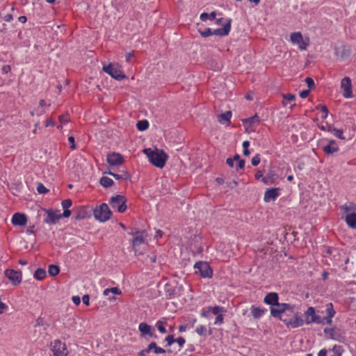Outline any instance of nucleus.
Here are the masks:
<instances>
[{
  "instance_id": "6e6d98bb",
  "label": "nucleus",
  "mask_w": 356,
  "mask_h": 356,
  "mask_svg": "<svg viewBox=\"0 0 356 356\" xmlns=\"http://www.w3.org/2000/svg\"><path fill=\"white\" fill-rule=\"evenodd\" d=\"M175 342L178 343V345L180 348H181L186 343V340L184 337H179L178 338L175 339Z\"/></svg>"
},
{
  "instance_id": "69168bd1",
  "label": "nucleus",
  "mask_w": 356,
  "mask_h": 356,
  "mask_svg": "<svg viewBox=\"0 0 356 356\" xmlns=\"http://www.w3.org/2000/svg\"><path fill=\"white\" fill-rule=\"evenodd\" d=\"M310 92V90H305L300 92V97L301 98H306L308 97L309 94Z\"/></svg>"
},
{
  "instance_id": "a18cd8bd",
  "label": "nucleus",
  "mask_w": 356,
  "mask_h": 356,
  "mask_svg": "<svg viewBox=\"0 0 356 356\" xmlns=\"http://www.w3.org/2000/svg\"><path fill=\"white\" fill-rule=\"evenodd\" d=\"M195 332L200 336H206L207 327L204 325H200L197 327Z\"/></svg>"
},
{
  "instance_id": "393cba45",
  "label": "nucleus",
  "mask_w": 356,
  "mask_h": 356,
  "mask_svg": "<svg viewBox=\"0 0 356 356\" xmlns=\"http://www.w3.org/2000/svg\"><path fill=\"white\" fill-rule=\"evenodd\" d=\"M259 121H260L259 117L257 115V114H255L254 115H253L250 118L242 120V122H243L244 126L245 127L246 130H248L250 127H251L254 124H255V123L258 124L259 122Z\"/></svg>"
},
{
  "instance_id": "ddd939ff",
  "label": "nucleus",
  "mask_w": 356,
  "mask_h": 356,
  "mask_svg": "<svg viewBox=\"0 0 356 356\" xmlns=\"http://www.w3.org/2000/svg\"><path fill=\"white\" fill-rule=\"evenodd\" d=\"M138 330L140 332V337L143 338L146 337V336L154 337V339L157 338V336L155 334V329L145 322L139 324Z\"/></svg>"
},
{
  "instance_id": "c756f323",
  "label": "nucleus",
  "mask_w": 356,
  "mask_h": 356,
  "mask_svg": "<svg viewBox=\"0 0 356 356\" xmlns=\"http://www.w3.org/2000/svg\"><path fill=\"white\" fill-rule=\"evenodd\" d=\"M327 131L332 133L336 137L341 140H345V137L343 134L341 129L334 128L332 125H327Z\"/></svg>"
},
{
  "instance_id": "b1692460",
  "label": "nucleus",
  "mask_w": 356,
  "mask_h": 356,
  "mask_svg": "<svg viewBox=\"0 0 356 356\" xmlns=\"http://www.w3.org/2000/svg\"><path fill=\"white\" fill-rule=\"evenodd\" d=\"M278 178V175L276 172L272 170H270L267 175L263 177L262 181L266 185L273 184H275L276 179Z\"/></svg>"
},
{
  "instance_id": "72a5a7b5",
  "label": "nucleus",
  "mask_w": 356,
  "mask_h": 356,
  "mask_svg": "<svg viewBox=\"0 0 356 356\" xmlns=\"http://www.w3.org/2000/svg\"><path fill=\"white\" fill-rule=\"evenodd\" d=\"M136 127L139 131H145L149 127V122L147 120H139L136 124Z\"/></svg>"
},
{
  "instance_id": "7c9ffc66",
  "label": "nucleus",
  "mask_w": 356,
  "mask_h": 356,
  "mask_svg": "<svg viewBox=\"0 0 356 356\" xmlns=\"http://www.w3.org/2000/svg\"><path fill=\"white\" fill-rule=\"evenodd\" d=\"M232 115V114L230 111H226L218 115V121L221 124H225V122H229Z\"/></svg>"
},
{
  "instance_id": "20e7f679",
  "label": "nucleus",
  "mask_w": 356,
  "mask_h": 356,
  "mask_svg": "<svg viewBox=\"0 0 356 356\" xmlns=\"http://www.w3.org/2000/svg\"><path fill=\"white\" fill-rule=\"evenodd\" d=\"M293 314V318H285V313H282L277 319L282 321L288 328H296L302 326L305 323V319L302 318L301 313L298 312H290Z\"/></svg>"
},
{
  "instance_id": "6ab92c4d",
  "label": "nucleus",
  "mask_w": 356,
  "mask_h": 356,
  "mask_svg": "<svg viewBox=\"0 0 356 356\" xmlns=\"http://www.w3.org/2000/svg\"><path fill=\"white\" fill-rule=\"evenodd\" d=\"M325 312L327 316L325 317H321L322 323L321 325H323L327 323V325H331L332 323V318L334 316L336 312L334 309L333 305L332 302L327 304Z\"/></svg>"
},
{
  "instance_id": "4d7b16f0",
  "label": "nucleus",
  "mask_w": 356,
  "mask_h": 356,
  "mask_svg": "<svg viewBox=\"0 0 356 356\" xmlns=\"http://www.w3.org/2000/svg\"><path fill=\"white\" fill-rule=\"evenodd\" d=\"M63 213H60L59 212V215L61 216V218H69L72 213L71 211L69 209H63Z\"/></svg>"
},
{
  "instance_id": "7ed1b4c3",
  "label": "nucleus",
  "mask_w": 356,
  "mask_h": 356,
  "mask_svg": "<svg viewBox=\"0 0 356 356\" xmlns=\"http://www.w3.org/2000/svg\"><path fill=\"white\" fill-rule=\"evenodd\" d=\"M232 22V19L228 18L226 19V23L222 28H219L213 31L211 28H206L204 30L199 29L198 33L202 38H208L213 35L220 37L226 36L230 32Z\"/></svg>"
},
{
  "instance_id": "dca6fc26",
  "label": "nucleus",
  "mask_w": 356,
  "mask_h": 356,
  "mask_svg": "<svg viewBox=\"0 0 356 356\" xmlns=\"http://www.w3.org/2000/svg\"><path fill=\"white\" fill-rule=\"evenodd\" d=\"M341 87L343 89V96L345 98L353 97L351 79L349 77L346 76L342 79L341 81Z\"/></svg>"
},
{
  "instance_id": "603ef678",
  "label": "nucleus",
  "mask_w": 356,
  "mask_h": 356,
  "mask_svg": "<svg viewBox=\"0 0 356 356\" xmlns=\"http://www.w3.org/2000/svg\"><path fill=\"white\" fill-rule=\"evenodd\" d=\"M284 99L287 100L289 102H293L296 99V95L291 93L284 94L283 95Z\"/></svg>"
},
{
  "instance_id": "f3484780",
  "label": "nucleus",
  "mask_w": 356,
  "mask_h": 356,
  "mask_svg": "<svg viewBox=\"0 0 356 356\" xmlns=\"http://www.w3.org/2000/svg\"><path fill=\"white\" fill-rule=\"evenodd\" d=\"M106 161L110 165L118 166L123 163L124 159L120 153L112 152L108 154Z\"/></svg>"
},
{
  "instance_id": "bf43d9fd",
  "label": "nucleus",
  "mask_w": 356,
  "mask_h": 356,
  "mask_svg": "<svg viewBox=\"0 0 356 356\" xmlns=\"http://www.w3.org/2000/svg\"><path fill=\"white\" fill-rule=\"evenodd\" d=\"M108 289H109V291L113 294L120 295L122 293L121 290L118 287H112V288H109Z\"/></svg>"
},
{
  "instance_id": "aec40b11",
  "label": "nucleus",
  "mask_w": 356,
  "mask_h": 356,
  "mask_svg": "<svg viewBox=\"0 0 356 356\" xmlns=\"http://www.w3.org/2000/svg\"><path fill=\"white\" fill-rule=\"evenodd\" d=\"M280 188H268L264 197V200L266 202H268L270 200H275L277 197H278L280 195Z\"/></svg>"
},
{
  "instance_id": "2eb2a0df",
  "label": "nucleus",
  "mask_w": 356,
  "mask_h": 356,
  "mask_svg": "<svg viewBox=\"0 0 356 356\" xmlns=\"http://www.w3.org/2000/svg\"><path fill=\"white\" fill-rule=\"evenodd\" d=\"M291 42L298 44L300 50H305L308 43L305 42L300 32H293L290 35Z\"/></svg>"
},
{
  "instance_id": "0eeeda50",
  "label": "nucleus",
  "mask_w": 356,
  "mask_h": 356,
  "mask_svg": "<svg viewBox=\"0 0 356 356\" xmlns=\"http://www.w3.org/2000/svg\"><path fill=\"white\" fill-rule=\"evenodd\" d=\"M195 274H199L203 278H211L213 276V270L207 261H197L194 265Z\"/></svg>"
},
{
  "instance_id": "bb28decb",
  "label": "nucleus",
  "mask_w": 356,
  "mask_h": 356,
  "mask_svg": "<svg viewBox=\"0 0 356 356\" xmlns=\"http://www.w3.org/2000/svg\"><path fill=\"white\" fill-rule=\"evenodd\" d=\"M335 327H325L323 330L324 333L329 334V338L332 340H336L338 341H341V339L343 338L341 334H335Z\"/></svg>"
},
{
  "instance_id": "9b49d317",
  "label": "nucleus",
  "mask_w": 356,
  "mask_h": 356,
  "mask_svg": "<svg viewBox=\"0 0 356 356\" xmlns=\"http://www.w3.org/2000/svg\"><path fill=\"white\" fill-rule=\"evenodd\" d=\"M51 350L54 356H67L68 355L66 344L59 339H56L51 343Z\"/></svg>"
},
{
  "instance_id": "37998d69",
  "label": "nucleus",
  "mask_w": 356,
  "mask_h": 356,
  "mask_svg": "<svg viewBox=\"0 0 356 356\" xmlns=\"http://www.w3.org/2000/svg\"><path fill=\"white\" fill-rule=\"evenodd\" d=\"M316 109H321L322 113H323V115L322 116L323 119H326L328 115V109L325 105L319 104L316 106Z\"/></svg>"
},
{
  "instance_id": "4c0bfd02",
  "label": "nucleus",
  "mask_w": 356,
  "mask_h": 356,
  "mask_svg": "<svg viewBox=\"0 0 356 356\" xmlns=\"http://www.w3.org/2000/svg\"><path fill=\"white\" fill-rule=\"evenodd\" d=\"M164 323H166V322H165V321H164V322H163V321H161V320L158 321L156 322V327H157L158 330H159L161 333H162V334H165V333H166V332H167V330H166L165 327H164V325H164Z\"/></svg>"
},
{
  "instance_id": "79ce46f5",
  "label": "nucleus",
  "mask_w": 356,
  "mask_h": 356,
  "mask_svg": "<svg viewBox=\"0 0 356 356\" xmlns=\"http://www.w3.org/2000/svg\"><path fill=\"white\" fill-rule=\"evenodd\" d=\"M35 326H44V329H47L49 326V324L44 320L43 318L39 317L36 320Z\"/></svg>"
},
{
  "instance_id": "5701e85b",
  "label": "nucleus",
  "mask_w": 356,
  "mask_h": 356,
  "mask_svg": "<svg viewBox=\"0 0 356 356\" xmlns=\"http://www.w3.org/2000/svg\"><path fill=\"white\" fill-rule=\"evenodd\" d=\"M89 216L90 214L87 211V208L85 207H77L76 210L74 211L73 218L76 220H80L87 218Z\"/></svg>"
},
{
  "instance_id": "cd10ccee",
  "label": "nucleus",
  "mask_w": 356,
  "mask_h": 356,
  "mask_svg": "<svg viewBox=\"0 0 356 356\" xmlns=\"http://www.w3.org/2000/svg\"><path fill=\"white\" fill-rule=\"evenodd\" d=\"M117 180H131V175L127 171H122L121 174H117L109 171L108 172Z\"/></svg>"
},
{
  "instance_id": "052dcab7",
  "label": "nucleus",
  "mask_w": 356,
  "mask_h": 356,
  "mask_svg": "<svg viewBox=\"0 0 356 356\" xmlns=\"http://www.w3.org/2000/svg\"><path fill=\"white\" fill-rule=\"evenodd\" d=\"M82 301H83V303L86 305H90V296L88 294H86L84 295L83 297H82Z\"/></svg>"
},
{
  "instance_id": "423d86ee",
  "label": "nucleus",
  "mask_w": 356,
  "mask_h": 356,
  "mask_svg": "<svg viewBox=\"0 0 356 356\" xmlns=\"http://www.w3.org/2000/svg\"><path fill=\"white\" fill-rule=\"evenodd\" d=\"M93 214L99 221L106 222L110 219L112 213L108 206L106 203H102L93 210Z\"/></svg>"
},
{
  "instance_id": "774afa93",
  "label": "nucleus",
  "mask_w": 356,
  "mask_h": 356,
  "mask_svg": "<svg viewBox=\"0 0 356 356\" xmlns=\"http://www.w3.org/2000/svg\"><path fill=\"white\" fill-rule=\"evenodd\" d=\"M226 163L230 167V168H233L234 167V161L232 158H227V160H226Z\"/></svg>"
},
{
  "instance_id": "864d4df0",
  "label": "nucleus",
  "mask_w": 356,
  "mask_h": 356,
  "mask_svg": "<svg viewBox=\"0 0 356 356\" xmlns=\"http://www.w3.org/2000/svg\"><path fill=\"white\" fill-rule=\"evenodd\" d=\"M224 316L222 314H218L216 320H215V324L216 325H221L223 323Z\"/></svg>"
},
{
  "instance_id": "c85d7f7f",
  "label": "nucleus",
  "mask_w": 356,
  "mask_h": 356,
  "mask_svg": "<svg viewBox=\"0 0 356 356\" xmlns=\"http://www.w3.org/2000/svg\"><path fill=\"white\" fill-rule=\"evenodd\" d=\"M346 222L350 227L356 229V213L347 214Z\"/></svg>"
},
{
  "instance_id": "680f3d73",
  "label": "nucleus",
  "mask_w": 356,
  "mask_h": 356,
  "mask_svg": "<svg viewBox=\"0 0 356 356\" xmlns=\"http://www.w3.org/2000/svg\"><path fill=\"white\" fill-rule=\"evenodd\" d=\"M134 56V52L130 51L125 54V59L127 62H131V58Z\"/></svg>"
},
{
  "instance_id": "f257e3e1",
  "label": "nucleus",
  "mask_w": 356,
  "mask_h": 356,
  "mask_svg": "<svg viewBox=\"0 0 356 356\" xmlns=\"http://www.w3.org/2000/svg\"><path fill=\"white\" fill-rule=\"evenodd\" d=\"M264 302L271 305L270 315L275 318L280 317V315L286 312H294L296 308L295 305L279 302V296L275 292L267 293L264 297Z\"/></svg>"
},
{
  "instance_id": "c9c22d12",
  "label": "nucleus",
  "mask_w": 356,
  "mask_h": 356,
  "mask_svg": "<svg viewBox=\"0 0 356 356\" xmlns=\"http://www.w3.org/2000/svg\"><path fill=\"white\" fill-rule=\"evenodd\" d=\"M341 209L344 211V212H354L356 211V204L353 202H348L341 206Z\"/></svg>"
},
{
  "instance_id": "e433bc0d",
  "label": "nucleus",
  "mask_w": 356,
  "mask_h": 356,
  "mask_svg": "<svg viewBox=\"0 0 356 356\" xmlns=\"http://www.w3.org/2000/svg\"><path fill=\"white\" fill-rule=\"evenodd\" d=\"M210 312L213 313L215 315L220 314V312H226V309L223 307L220 306H215V307H208Z\"/></svg>"
},
{
  "instance_id": "13d9d810",
  "label": "nucleus",
  "mask_w": 356,
  "mask_h": 356,
  "mask_svg": "<svg viewBox=\"0 0 356 356\" xmlns=\"http://www.w3.org/2000/svg\"><path fill=\"white\" fill-rule=\"evenodd\" d=\"M210 314V311H209V307H207V308H203L202 310H201V316L202 317H208L209 315Z\"/></svg>"
},
{
  "instance_id": "4468645a",
  "label": "nucleus",
  "mask_w": 356,
  "mask_h": 356,
  "mask_svg": "<svg viewBox=\"0 0 356 356\" xmlns=\"http://www.w3.org/2000/svg\"><path fill=\"white\" fill-rule=\"evenodd\" d=\"M4 274L6 277L10 280L15 286L19 284L22 282V272L19 270H15L13 269H7L5 270Z\"/></svg>"
},
{
  "instance_id": "ea45409f",
  "label": "nucleus",
  "mask_w": 356,
  "mask_h": 356,
  "mask_svg": "<svg viewBox=\"0 0 356 356\" xmlns=\"http://www.w3.org/2000/svg\"><path fill=\"white\" fill-rule=\"evenodd\" d=\"M166 352L172 353V350L170 349H169L168 350H165V349H163V348H162L161 347H159L156 342L154 343V353H155V354H161V353H165Z\"/></svg>"
},
{
  "instance_id": "c03bdc74",
  "label": "nucleus",
  "mask_w": 356,
  "mask_h": 356,
  "mask_svg": "<svg viewBox=\"0 0 356 356\" xmlns=\"http://www.w3.org/2000/svg\"><path fill=\"white\" fill-rule=\"evenodd\" d=\"M36 189L40 194H45L49 192V190L42 183H38Z\"/></svg>"
},
{
  "instance_id": "09e8293b",
  "label": "nucleus",
  "mask_w": 356,
  "mask_h": 356,
  "mask_svg": "<svg viewBox=\"0 0 356 356\" xmlns=\"http://www.w3.org/2000/svg\"><path fill=\"white\" fill-rule=\"evenodd\" d=\"M58 119L61 124H66L70 121V117L67 113L60 115Z\"/></svg>"
},
{
  "instance_id": "a19ab883",
  "label": "nucleus",
  "mask_w": 356,
  "mask_h": 356,
  "mask_svg": "<svg viewBox=\"0 0 356 356\" xmlns=\"http://www.w3.org/2000/svg\"><path fill=\"white\" fill-rule=\"evenodd\" d=\"M242 146L243 147V155L245 156H248L250 154V152L248 149V147L250 146V142L248 140H245L243 142Z\"/></svg>"
},
{
  "instance_id": "39448f33",
  "label": "nucleus",
  "mask_w": 356,
  "mask_h": 356,
  "mask_svg": "<svg viewBox=\"0 0 356 356\" xmlns=\"http://www.w3.org/2000/svg\"><path fill=\"white\" fill-rule=\"evenodd\" d=\"M103 70L117 81H122L124 79H127V76L121 70V66L118 63H109L107 65H104Z\"/></svg>"
},
{
  "instance_id": "8fccbe9b",
  "label": "nucleus",
  "mask_w": 356,
  "mask_h": 356,
  "mask_svg": "<svg viewBox=\"0 0 356 356\" xmlns=\"http://www.w3.org/2000/svg\"><path fill=\"white\" fill-rule=\"evenodd\" d=\"M261 161L260 155L259 154H256L252 157L251 163L253 166H257L259 164Z\"/></svg>"
},
{
  "instance_id": "58836bf2",
  "label": "nucleus",
  "mask_w": 356,
  "mask_h": 356,
  "mask_svg": "<svg viewBox=\"0 0 356 356\" xmlns=\"http://www.w3.org/2000/svg\"><path fill=\"white\" fill-rule=\"evenodd\" d=\"M332 350L334 353V355L333 356H341L343 351L342 346L338 345H334L332 348Z\"/></svg>"
},
{
  "instance_id": "338daca9",
  "label": "nucleus",
  "mask_w": 356,
  "mask_h": 356,
  "mask_svg": "<svg viewBox=\"0 0 356 356\" xmlns=\"http://www.w3.org/2000/svg\"><path fill=\"white\" fill-rule=\"evenodd\" d=\"M254 177H255V179H256L257 180H259V179H260L261 178V179H263V177H264V172H263V171H261V170H258V171L255 173Z\"/></svg>"
},
{
  "instance_id": "f704fd0d",
  "label": "nucleus",
  "mask_w": 356,
  "mask_h": 356,
  "mask_svg": "<svg viewBox=\"0 0 356 356\" xmlns=\"http://www.w3.org/2000/svg\"><path fill=\"white\" fill-rule=\"evenodd\" d=\"M59 272H60V268L58 266L54 265V264H51L49 266L48 273H49V275H51L52 277H55L57 275H58Z\"/></svg>"
},
{
  "instance_id": "f03ea898",
  "label": "nucleus",
  "mask_w": 356,
  "mask_h": 356,
  "mask_svg": "<svg viewBox=\"0 0 356 356\" xmlns=\"http://www.w3.org/2000/svg\"><path fill=\"white\" fill-rule=\"evenodd\" d=\"M143 152L147 156L149 161L154 166L162 168L164 167L168 156L162 149L156 148L154 150L151 148H146Z\"/></svg>"
},
{
  "instance_id": "2f4dec72",
  "label": "nucleus",
  "mask_w": 356,
  "mask_h": 356,
  "mask_svg": "<svg viewBox=\"0 0 356 356\" xmlns=\"http://www.w3.org/2000/svg\"><path fill=\"white\" fill-rule=\"evenodd\" d=\"M99 183L104 188L111 187L114 184L113 179L108 177H102L99 180Z\"/></svg>"
},
{
  "instance_id": "f8f14e48",
  "label": "nucleus",
  "mask_w": 356,
  "mask_h": 356,
  "mask_svg": "<svg viewBox=\"0 0 356 356\" xmlns=\"http://www.w3.org/2000/svg\"><path fill=\"white\" fill-rule=\"evenodd\" d=\"M46 216L44 218V222L48 225H55L61 216L59 215V210L54 211L53 209H43Z\"/></svg>"
},
{
  "instance_id": "e2e57ef3",
  "label": "nucleus",
  "mask_w": 356,
  "mask_h": 356,
  "mask_svg": "<svg viewBox=\"0 0 356 356\" xmlns=\"http://www.w3.org/2000/svg\"><path fill=\"white\" fill-rule=\"evenodd\" d=\"M245 161L244 159H241V161H239L237 163L236 170H238L239 169H243L245 167Z\"/></svg>"
},
{
  "instance_id": "473e14b6",
  "label": "nucleus",
  "mask_w": 356,
  "mask_h": 356,
  "mask_svg": "<svg viewBox=\"0 0 356 356\" xmlns=\"http://www.w3.org/2000/svg\"><path fill=\"white\" fill-rule=\"evenodd\" d=\"M47 275L46 270L44 268H38L34 273V277L38 280H42Z\"/></svg>"
},
{
  "instance_id": "3c124183",
  "label": "nucleus",
  "mask_w": 356,
  "mask_h": 356,
  "mask_svg": "<svg viewBox=\"0 0 356 356\" xmlns=\"http://www.w3.org/2000/svg\"><path fill=\"white\" fill-rule=\"evenodd\" d=\"M305 81L309 88L308 90H311L312 88H313L315 86V83L311 77H307L305 79Z\"/></svg>"
},
{
  "instance_id": "a211bd4d",
  "label": "nucleus",
  "mask_w": 356,
  "mask_h": 356,
  "mask_svg": "<svg viewBox=\"0 0 356 356\" xmlns=\"http://www.w3.org/2000/svg\"><path fill=\"white\" fill-rule=\"evenodd\" d=\"M145 232L144 231H138L136 230L135 232H131L129 234L134 236V238L132 239V246L134 248H136L140 246L141 244L145 243Z\"/></svg>"
},
{
  "instance_id": "de8ad7c7",
  "label": "nucleus",
  "mask_w": 356,
  "mask_h": 356,
  "mask_svg": "<svg viewBox=\"0 0 356 356\" xmlns=\"http://www.w3.org/2000/svg\"><path fill=\"white\" fill-rule=\"evenodd\" d=\"M165 341L167 342L166 346H170L172 343H175V339L174 338V336L172 334L168 335L165 338Z\"/></svg>"
},
{
  "instance_id": "1a4fd4ad",
  "label": "nucleus",
  "mask_w": 356,
  "mask_h": 356,
  "mask_svg": "<svg viewBox=\"0 0 356 356\" xmlns=\"http://www.w3.org/2000/svg\"><path fill=\"white\" fill-rule=\"evenodd\" d=\"M320 311L316 312L314 307H309L304 312L305 324L309 325L312 323L321 324V316L318 314Z\"/></svg>"
},
{
  "instance_id": "412c9836",
  "label": "nucleus",
  "mask_w": 356,
  "mask_h": 356,
  "mask_svg": "<svg viewBox=\"0 0 356 356\" xmlns=\"http://www.w3.org/2000/svg\"><path fill=\"white\" fill-rule=\"evenodd\" d=\"M323 152L327 155H332L339 150V148L334 140H330L327 145L322 147Z\"/></svg>"
},
{
  "instance_id": "0e129e2a",
  "label": "nucleus",
  "mask_w": 356,
  "mask_h": 356,
  "mask_svg": "<svg viewBox=\"0 0 356 356\" xmlns=\"http://www.w3.org/2000/svg\"><path fill=\"white\" fill-rule=\"evenodd\" d=\"M154 341L151 342L145 349V351L149 353L151 351L154 352Z\"/></svg>"
},
{
  "instance_id": "6e6552de",
  "label": "nucleus",
  "mask_w": 356,
  "mask_h": 356,
  "mask_svg": "<svg viewBox=\"0 0 356 356\" xmlns=\"http://www.w3.org/2000/svg\"><path fill=\"white\" fill-rule=\"evenodd\" d=\"M183 291V285L177 283L175 285H172L171 283H166L164 286V291L167 299H173L180 296Z\"/></svg>"
},
{
  "instance_id": "9d476101",
  "label": "nucleus",
  "mask_w": 356,
  "mask_h": 356,
  "mask_svg": "<svg viewBox=\"0 0 356 356\" xmlns=\"http://www.w3.org/2000/svg\"><path fill=\"white\" fill-rule=\"evenodd\" d=\"M127 201L125 196L117 195L111 198L109 203L113 209H117L119 213H124L127 208Z\"/></svg>"
},
{
  "instance_id": "a878e982",
  "label": "nucleus",
  "mask_w": 356,
  "mask_h": 356,
  "mask_svg": "<svg viewBox=\"0 0 356 356\" xmlns=\"http://www.w3.org/2000/svg\"><path fill=\"white\" fill-rule=\"evenodd\" d=\"M266 311V309H261L255 305H252L250 307L251 314L254 319L261 318Z\"/></svg>"
},
{
  "instance_id": "49530a36",
  "label": "nucleus",
  "mask_w": 356,
  "mask_h": 356,
  "mask_svg": "<svg viewBox=\"0 0 356 356\" xmlns=\"http://www.w3.org/2000/svg\"><path fill=\"white\" fill-rule=\"evenodd\" d=\"M72 204V202L70 199L64 200L61 202V205L63 209H68Z\"/></svg>"
},
{
  "instance_id": "5fc2aeb1",
  "label": "nucleus",
  "mask_w": 356,
  "mask_h": 356,
  "mask_svg": "<svg viewBox=\"0 0 356 356\" xmlns=\"http://www.w3.org/2000/svg\"><path fill=\"white\" fill-rule=\"evenodd\" d=\"M68 141L70 143V148L72 149H75L76 148V146L75 144V139H74V136H69Z\"/></svg>"
},
{
  "instance_id": "4be33fe9",
  "label": "nucleus",
  "mask_w": 356,
  "mask_h": 356,
  "mask_svg": "<svg viewBox=\"0 0 356 356\" xmlns=\"http://www.w3.org/2000/svg\"><path fill=\"white\" fill-rule=\"evenodd\" d=\"M11 222L13 225L23 226L26 225L27 218L24 213H15L12 217Z\"/></svg>"
}]
</instances>
